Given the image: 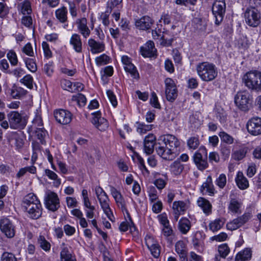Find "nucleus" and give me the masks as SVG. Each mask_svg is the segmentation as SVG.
<instances>
[{
    "label": "nucleus",
    "mask_w": 261,
    "mask_h": 261,
    "mask_svg": "<svg viewBox=\"0 0 261 261\" xmlns=\"http://www.w3.org/2000/svg\"><path fill=\"white\" fill-rule=\"evenodd\" d=\"M156 137L153 134H149L144 139V152L149 155L153 152L154 145L157 154L163 159L173 160L177 155V148L180 143L174 135L166 134L161 136L156 143Z\"/></svg>",
    "instance_id": "f257e3e1"
},
{
    "label": "nucleus",
    "mask_w": 261,
    "mask_h": 261,
    "mask_svg": "<svg viewBox=\"0 0 261 261\" xmlns=\"http://www.w3.org/2000/svg\"><path fill=\"white\" fill-rule=\"evenodd\" d=\"M197 74L202 81L209 82L214 80L218 75V69L213 63L203 62L196 66Z\"/></svg>",
    "instance_id": "f03ea898"
},
{
    "label": "nucleus",
    "mask_w": 261,
    "mask_h": 261,
    "mask_svg": "<svg viewBox=\"0 0 261 261\" xmlns=\"http://www.w3.org/2000/svg\"><path fill=\"white\" fill-rule=\"evenodd\" d=\"M243 82L249 89L261 92V72L257 70L247 72L243 77Z\"/></svg>",
    "instance_id": "7ed1b4c3"
},
{
    "label": "nucleus",
    "mask_w": 261,
    "mask_h": 261,
    "mask_svg": "<svg viewBox=\"0 0 261 261\" xmlns=\"http://www.w3.org/2000/svg\"><path fill=\"white\" fill-rule=\"evenodd\" d=\"M252 97L247 90L238 91L234 96V103L241 111H247L251 104Z\"/></svg>",
    "instance_id": "20e7f679"
},
{
    "label": "nucleus",
    "mask_w": 261,
    "mask_h": 261,
    "mask_svg": "<svg viewBox=\"0 0 261 261\" xmlns=\"http://www.w3.org/2000/svg\"><path fill=\"white\" fill-rule=\"evenodd\" d=\"M192 159L198 170L203 171L208 167L207 152L204 146H200L198 150L194 153Z\"/></svg>",
    "instance_id": "39448f33"
},
{
    "label": "nucleus",
    "mask_w": 261,
    "mask_h": 261,
    "mask_svg": "<svg viewBox=\"0 0 261 261\" xmlns=\"http://www.w3.org/2000/svg\"><path fill=\"white\" fill-rule=\"evenodd\" d=\"M7 117L12 129H23L26 126L27 121L17 111H12L7 115Z\"/></svg>",
    "instance_id": "423d86ee"
},
{
    "label": "nucleus",
    "mask_w": 261,
    "mask_h": 261,
    "mask_svg": "<svg viewBox=\"0 0 261 261\" xmlns=\"http://www.w3.org/2000/svg\"><path fill=\"white\" fill-rule=\"evenodd\" d=\"M226 11L225 0H215L212 6V13L215 18V24L219 25L222 21Z\"/></svg>",
    "instance_id": "0eeeda50"
},
{
    "label": "nucleus",
    "mask_w": 261,
    "mask_h": 261,
    "mask_svg": "<svg viewBox=\"0 0 261 261\" xmlns=\"http://www.w3.org/2000/svg\"><path fill=\"white\" fill-rule=\"evenodd\" d=\"M96 194L101 208L108 218L112 221L111 217L113 214L109 205V199L108 195L101 188L96 189Z\"/></svg>",
    "instance_id": "6e6552de"
},
{
    "label": "nucleus",
    "mask_w": 261,
    "mask_h": 261,
    "mask_svg": "<svg viewBox=\"0 0 261 261\" xmlns=\"http://www.w3.org/2000/svg\"><path fill=\"white\" fill-rule=\"evenodd\" d=\"M44 204L48 210L52 212L57 211L60 206L57 194L49 190L46 191L44 196Z\"/></svg>",
    "instance_id": "1a4fd4ad"
},
{
    "label": "nucleus",
    "mask_w": 261,
    "mask_h": 261,
    "mask_svg": "<svg viewBox=\"0 0 261 261\" xmlns=\"http://www.w3.org/2000/svg\"><path fill=\"white\" fill-rule=\"evenodd\" d=\"M165 94L168 101L173 102L177 97V89L175 82L171 78L165 79Z\"/></svg>",
    "instance_id": "9d476101"
},
{
    "label": "nucleus",
    "mask_w": 261,
    "mask_h": 261,
    "mask_svg": "<svg viewBox=\"0 0 261 261\" xmlns=\"http://www.w3.org/2000/svg\"><path fill=\"white\" fill-rule=\"evenodd\" d=\"M251 217L250 213H245L243 215L227 223L226 227L227 229L231 231L236 230L247 223L251 219Z\"/></svg>",
    "instance_id": "9b49d317"
},
{
    "label": "nucleus",
    "mask_w": 261,
    "mask_h": 261,
    "mask_svg": "<svg viewBox=\"0 0 261 261\" xmlns=\"http://www.w3.org/2000/svg\"><path fill=\"white\" fill-rule=\"evenodd\" d=\"M244 17L246 23L250 27H256L260 23V15L256 9H247Z\"/></svg>",
    "instance_id": "f8f14e48"
},
{
    "label": "nucleus",
    "mask_w": 261,
    "mask_h": 261,
    "mask_svg": "<svg viewBox=\"0 0 261 261\" xmlns=\"http://www.w3.org/2000/svg\"><path fill=\"white\" fill-rule=\"evenodd\" d=\"M249 133L253 136L261 134V118L256 117L250 119L246 124Z\"/></svg>",
    "instance_id": "ddd939ff"
},
{
    "label": "nucleus",
    "mask_w": 261,
    "mask_h": 261,
    "mask_svg": "<svg viewBox=\"0 0 261 261\" xmlns=\"http://www.w3.org/2000/svg\"><path fill=\"white\" fill-rule=\"evenodd\" d=\"M54 114L56 121L63 125L69 124L72 118L70 112L64 109L56 110Z\"/></svg>",
    "instance_id": "4468645a"
},
{
    "label": "nucleus",
    "mask_w": 261,
    "mask_h": 261,
    "mask_svg": "<svg viewBox=\"0 0 261 261\" xmlns=\"http://www.w3.org/2000/svg\"><path fill=\"white\" fill-rule=\"evenodd\" d=\"M0 228L8 238H13L15 235V229L12 222L7 218L0 220Z\"/></svg>",
    "instance_id": "2eb2a0df"
},
{
    "label": "nucleus",
    "mask_w": 261,
    "mask_h": 261,
    "mask_svg": "<svg viewBox=\"0 0 261 261\" xmlns=\"http://www.w3.org/2000/svg\"><path fill=\"white\" fill-rule=\"evenodd\" d=\"M154 23V20L148 16H144L140 19H136L135 26L141 30L146 31L151 29Z\"/></svg>",
    "instance_id": "dca6fc26"
},
{
    "label": "nucleus",
    "mask_w": 261,
    "mask_h": 261,
    "mask_svg": "<svg viewBox=\"0 0 261 261\" xmlns=\"http://www.w3.org/2000/svg\"><path fill=\"white\" fill-rule=\"evenodd\" d=\"M93 117L92 123L99 130L102 131L108 127V123L106 119L101 117V112L97 111L92 113Z\"/></svg>",
    "instance_id": "f3484780"
},
{
    "label": "nucleus",
    "mask_w": 261,
    "mask_h": 261,
    "mask_svg": "<svg viewBox=\"0 0 261 261\" xmlns=\"http://www.w3.org/2000/svg\"><path fill=\"white\" fill-rule=\"evenodd\" d=\"M24 208L28 213V217L32 219H37L41 216L42 208L40 202L32 204Z\"/></svg>",
    "instance_id": "a211bd4d"
},
{
    "label": "nucleus",
    "mask_w": 261,
    "mask_h": 261,
    "mask_svg": "<svg viewBox=\"0 0 261 261\" xmlns=\"http://www.w3.org/2000/svg\"><path fill=\"white\" fill-rule=\"evenodd\" d=\"M141 55L144 57H153L156 52L154 44L152 41H147L144 46L140 48Z\"/></svg>",
    "instance_id": "6ab92c4d"
},
{
    "label": "nucleus",
    "mask_w": 261,
    "mask_h": 261,
    "mask_svg": "<svg viewBox=\"0 0 261 261\" xmlns=\"http://www.w3.org/2000/svg\"><path fill=\"white\" fill-rule=\"evenodd\" d=\"M77 29L85 38H88L90 35V30L87 26V20L86 18L77 19L76 20Z\"/></svg>",
    "instance_id": "aec40b11"
},
{
    "label": "nucleus",
    "mask_w": 261,
    "mask_h": 261,
    "mask_svg": "<svg viewBox=\"0 0 261 261\" xmlns=\"http://www.w3.org/2000/svg\"><path fill=\"white\" fill-rule=\"evenodd\" d=\"M173 210L174 212V219L177 221L179 216L184 214L188 208L186 203L182 201H174L173 204Z\"/></svg>",
    "instance_id": "412c9836"
},
{
    "label": "nucleus",
    "mask_w": 261,
    "mask_h": 261,
    "mask_svg": "<svg viewBox=\"0 0 261 261\" xmlns=\"http://www.w3.org/2000/svg\"><path fill=\"white\" fill-rule=\"evenodd\" d=\"M69 43L76 53H81L83 50V43L81 36L76 33L73 34L69 40Z\"/></svg>",
    "instance_id": "4be33fe9"
},
{
    "label": "nucleus",
    "mask_w": 261,
    "mask_h": 261,
    "mask_svg": "<svg viewBox=\"0 0 261 261\" xmlns=\"http://www.w3.org/2000/svg\"><path fill=\"white\" fill-rule=\"evenodd\" d=\"M175 251L178 254L180 261H188L187 249L183 241H178L175 245Z\"/></svg>",
    "instance_id": "5701e85b"
},
{
    "label": "nucleus",
    "mask_w": 261,
    "mask_h": 261,
    "mask_svg": "<svg viewBox=\"0 0 261 261\" xmlns=\"http://www.w3.org/2000/svg\"><path fill=\"white\" fill-rule=\"evenodd\" d=\"M146 243L151 254L155 258H158L160 254V246L159 244L156 243L153 238L150 237L146 239Z\"/></svg>",
    "instance_id": "b1692460"
},
{
    "label": "nucleus",
    "mask_w": 261,
    "mask_h": 261,
    "mask_svg": "<svg viewBox=\"0 0 261 261\" xmlns=\"http://www.w3.org/2000/svg\"><path fill=\"white\" fill-rule=\"evenodd\" d=\"M234 192L231 191L230 194V202L228 205V210L233 213H240V208L242 206V202L238 199L235 198Z\"/></svg>",
    "instance_id": "393cba45"
},
{
    "label": "nucleus",
    "mask_w": 261,
    "mask_h": 261,
    "mask_svg": "<svg viewBox=\"0 0 261 261\" xmlns=\"http://www.w3.org/2000/svg\"><path fill=\"white\" fill-rule=\"evenodd\" d=\"M75 258V255L70 252L69 248L65 245V243H62L60 252L61 261H74Z\"/></svg>",
    "instance_id": "a878e982"
},
{
    "label": "nucleus",
    "mask_w": 261,
    "mask_h": 261,
    "mask_svg": "<svg viewBox=\"0 0 261 261\" xmlns=\"http://www.w3.org/2000/svg\"><path fill=\"white\" fill-rule=\"evenodd\" d=\"M88 43L92 54H98L105 50V44L103 42H97L91 38L88 40Z\"/></svg>",
    "instance_id": "bb28decb"
},
{
    "label": "nucleus",
    "mask_w": 261,
    "mask_h": 261,
    "mask_svg": "<svg viewBox=\"0 0 261 261\" xmlns=\"http://www.w3.org/2000/svg\"><path fill=\"white\" fill-rule=\"evenodd\" d=\"M235 181L238 188L241 190H245L249 187V181L242 172L239 171L235 178Z\"/></svg>",
    "instance_id": "cd10ccee"
},
{
    "label": "nucleus",
    "mask_w": 261,
    "mask_h": 261,
    "mask_svg": "<svg viewBox=\"0 0 261 261\" xmlns=\"http://www.w3.org/2000/svg\"><path fill=\"white\" fill-rule=\"evenodd\" d=\"M191 227V223L188 218L182 217L179 220L178 224V228L182 234H187L190 230Z\"/></svg>",
    "instance_id": "c85d7f7f"
},
{
    "label": "nucleus",
    "mask_w": 261,
    "mask_h": 261,
    "mask_svg": "<svg viewBox=\"0 0 261 261\" xmlns=\"http://www.w3.org/2000/svg\"><path fill=\"white\" fill-rule=\"evenodd\" d=\"M170 171L175 175H180L185 169V165L180 163L179 160H176L170 166Z\"/></svg>",
    "instance_id": "c756f323"
},
{
    "label": "nucleus",
    "mask_w": 261,
    "mask_h": 261,
    "mask_svg": "<svg viewBox=\"0 0 261 261\" xmlns=\"http://www.w3.org/2000/svg\"><path fill=\"white\" fill-rule=\"evenodd\" d=\"M197 203L205 214L208 215L211 213L212 205L207 200L203 197H199L197 200Z\"/></svg>",
    "instance_id": "7c9ffc66"
},
{
    "label": "nucleus",
    "mask_w": 261,
    "mask_h": 261,
    "mask_svg": "<svg viewBox=\"0 0 261 261\" xmlns=\"http://www.w3.org/2000/svg\"><path fill=\"white\" fill-rule=\"evenodd\" d=\"M39 202H40L39 200L33 193H31L27 195L23 200V207L24 208Z\"/></svg>",
    "instance_id": "2f4dec72"
},
{
    "label": "nucleus",
    "mask_w": 261,
    "mask_h": 261,
    "mask_svg": "<svg viewBox=\"0 0 261 261\" xmlns=\"http://www.w3.org/2000/svg\"><path fill=\"white\" fill-rule=\"evenodd\" d=\"M252 256V251L249 248H246L240 251L235 257L236 261H246L250 260Z\"/></svg>",
    "instance_id": "473e14b6"
},
{
    "label": "nucleus",
    "mask_w": 261,
    "mask_h": 261,
    "mask_svg": "<svg viewBox=\"0 0 261 261\" xmlns=\"http://www.w3.org/2000/svg\"><path fill=\"white\" fill-rule=\"evenodd\" d=\"M67 9L65 7L56 10L55 12L56 18L62 23H65L67 21Z\"/></svg>",
    "instance_id": "72a5a7b5"
},
{
    "label": "nucleus",
    "mask_w": 261,
    "mask_h": 261,
    "mask_svg": "<svg viewBox=\"0 0 261 261\" xmlns=\"http://www.w3.org/2000/svg\"><path fill=\"white\" fill-rule=\"evenodd\" d=\"M201 190H205L209 195L213 196L215 193V189L212 182L211 176H208L205 182L201 186Z\"/></svg>",
    "instance_id": "f704fd0d"
},
{
    "label": "nucleus",
    "mask_w": 261,
    "mask_h": 261,
    "mask_svg": "<svg viewBox=\"0 0 261 261\" xmlns=\"http://www.w3.org/2000/svg\"><path fill=\"white\" fill-rule=\"evenodd\" d=\"M161 32L160 30L158 31H157L156 29L153 30L152 31V35L153 38L154 39H158L161 37V39L162 40V42H161V44L167 46H170L172 43L173 39H170L168 40L165 39L164 36H161Z\"/></svg>",
    "instance_id": "c9c22d12"
},
{
    "label": "nucleus",
    "mask_w": 261,
    "mask_h": 261,
    "mask_svg": "<svg viewBox=\"0 0 261 261\" xmlns=\"http://www.w3.org/2000/svg\"><path fill=\"white\" fill-rule=\"evenodd\" d=\"M224 223L225 221L223 219H216L210 223L208 225L209 228L213 232L217 231L222 227L224 224Z\"/></svg>",
    "instance_id": "e433bc0d"
},
{
    "label": "nucleus",
    "mask_w": 261,
    "mask_h": 261,
    "mask_svg": "<svg viewBox=\"0 0 261 261\" xmlns=\"http://www.w3.org/2000/svg\"><path fill=\"white\" fill-rule=\"evenodd\" d=\"M18 11L23 15H29L32 13L31 4L28 1H25L18 5Z\"/></svg>",
    "instance_id": "4c0bfd02"
},
{
    "label": "nucleus",
    "mask_w": 261,
    "mask_h": 261,
    "mask_svg": "<svg viewBox=\"0 0 261 261\" xmlns=\"http://www.w3.org/2000/svg\"><path fill=\"white\" fill-rule=\"evenodd\" d=\"M218 135L220 138L221 141L224 143L231 145L234 142V138L224 130L220 132Z\"/></svg>",
    "instance_id": "58836bf2"
},
{
    "label": "nucleus",
    "mask_w": 261,
    "mask_h": 261,
    "mask_svg": "<svg viewBox=\"0 0 261 261\" xmlns=\"http://www.w3.org/2000/svg\"><path fill=\"white\" fill-rule=\"evenodd\" d=\"M27 93V91L20 87H14L11 90V95L14 98H20Z\"/></svg>",
    "instance_id": "ea45409f"
},
{
    "label": "nucleus",
    "mask_w": 261,
    "mask_h": 261,
    "mask_svg": "<svg viewBox=\"0 0 261 261\" xmlns=\"http://www.w3.org/2000/svg\"><path fill=\"white\" fill-rule=\"evenodd\" d=\"M204 239V235L199 231H197L192 239V244L195 248L199 247L203 240Z\"/></svg>",
    "instance_id": "a19ab883"
},
{
    "label": "nucleus",
    "mask_w": 261,
    "mask_h": 261,
    "mask_svg": "<svg viewBox=\"0 0 261 261\" xmlns=\"http://www.w3.org/2000/svg\"><path fill=\"white\" fill-rule=\"evenodd\" d=\"M23 61L25 63L27 68L32 72H35L37 70L36 63L34 59L24 57Z\"/></svg>",
    "instance_id": "79ce46f5"
},
{
    "label": "nucleus",
    "mask_w": 261,
    "mask_h": 261,
    "mask_svg": "<svg viewBox=\"0 0 261 261\" xmlns=\"http://www.w3.org/2000/svg\"><path fill=\"white\" fill-rule=\"evenodd\" d=\"M46 175L50 179L55 180L54 182V185L58 187L61 184V179L58 178L57 174L54 171L49 170L46 169L45 170Z\"/></svg>",
    "instance_id": "37998d69"
},
{
    "label": "nucleus",
    "mask_w": 261,
    "mask_h": 261,
    "mask_svg": "<svg viewBox=\"0 0 261 261\" xmlns=\"http://www.w3.org/2000/svg\"><path fill=\"white\" fill-rule=\"evenodd\" d=\"M38 243L40 247L45 251H49L51 248V245L48 242L44 236H40L38 239Z\"/></svg>",
    "instance_id": "c03bdc74"
},
{
    "label": "nucleus",
    "mask_w": 261,
    "mask_h": 261,
    "mask_svg": "<svg viewBox=\"0 0 261 261\" xmlns=\"http://www.w3.org/2000/svg\"><path fill=\"white\" fill-rule=\"evenodd\" d=\"M200 144L198 137H191L187 140V146L190 149L195 150L198 148Z\"/></svg>",
    "instance_id": "a18cd8bd"
},
{
    "label": "nucleus",
    "mask_w": 261,
    "mask_h": 261,
    "mask_svg": "<svg viewBox=\"0 0 261 261\" xmlns=\"http://www.w3.org/2000/svg\"><path fill=\"white\" fill-rule=\"evenodd\" d=\"M36 135L40 140V143L42 144H45V138L47 136V133L43 127L37 128L35 132Z\"/></svg>",
    "instance_id": "49530a36"
},
{
    "label": "nucleus",
    "mask_w": 261,
    "mask_h": 261,
    "mask_svg": "<svg viewBox=\"0 0 261 261\" xmlns=\"http://www.w3.org/2000/svg\"><path fill=\"white\" fill-rule=\"evenodd\" d=\"M71 99L72 101H76L78 105L80 107L85 106L87 102L85 96L82 93H78L76 95H73Z\"/></svg>",
    "instance_id": "de8ad7c7"
},
{
    "label": "nucleus",
    "mask_w": 261,
    "mask_h": 261,
    "mask_svg": "<svg viewBox=\"0 0 261 261\" xmlns=\"http://www.w3.org/2000/svg\"><path fill=\"white\" fill-rule=\"evenodd\" d=\"M20 83L25 85L29 89L33 88V78L30 74H27L19 81Z\"/></svg>",
    "instance_id": "09e8293b"
},
{
    "label": "nucleus",
    "mask_w": 261,
    "mask_h": 261,
    "mask_svg": "<svg viewBox=\"0 0 261 261\" xmlns=\"http://www.w3.org/2000/svg\"><path fill=\"white\" fill-rule=\"evenodd\" d=\"M16 149L18 150L21 149L24 145V137L22 134H15L14 135Z\"/></svg>",
    "instance_id": "8fccbe9b"
},
{
    "label": "nucleus",
    "mask_w": 261,
    "mask_h": 261,
    "mask_svg": "<svg viewBox=\"0 0 261 261\" xmlns=\"http://www.w3.org/2000/svg\"><path fill=\"white\" fill-rule=\"evenodd\" d=\"M118 206L121 208L123 212H125L129 215L128 212L126 207V203L122 195L114 199Z\"/></svg>",
    "instance_id": "3c124183"
},
{
    "label": "nucleus",
    "mask_w": 261,
    "mask_h": 261,
    "mask_svg": "<svg viewBox=\"0 0 261 261\" xmlns=\"http://www.w3.org/2000/svg\"><path fill=\"white\" fill-rule=\"evenodd\" d=\"M137 131L138 133L141 135L146 133L147 131H149L152 129V125L145 124L144 123L137 122Z\"/></svg>",
    "instance_id": "603ef678"
},
{
    "label": "nucleus",
    "mask_w": 261,
    "mask_h": 261,
    "mask_svg": "<svg viewBox=\"0 0 261 261\" xmlns=\"http://www.w3.org/2000/svg\"><path fill=\"white\" fill-rule=\"evenodd\" d=\"M125 70L129 73L135 79L139 77V73H138L136 67L132 63L124 66Z\"/></svg>",
    "instance_id": "864d4df0"
},
{
    "label": "nucleus",
    "mask_w": 261,
    "mask_h": 261,
    "mask_svg": "<svg viewBox=\"0 0 261 261\" xmlns=\"http://www.w3.org/2000/svg\"><path fill=\"white\" fill-rule=\"evenodd\" d=\"M226 181L227 179L225 174L222 173L216 179L215 184L220 189H223L226 185Z\"/></svg>",
    "instance_id": "5fc2aeb1"
},
{
    "label": "nucleus",
    "mask_w": 261,
    "mask_h": 261,
    "mask_svg": "<svg viewBox=\"0 0 261 261\" xmlns=\"http://www.w3.org/2000/svg\"><path fill=\"white\" fill-rule=\"evenodd\" d=\"M230 251L227 244H223L219 246L218 252L221 257L225 258Z\"/></svg>",
    "instance_id": "6e6d98bb"
},
{
    "label": "nucleus",
    "mask_w": 261,
    "mask_h": 261,
    "mask_svg": "<svg viewBox=\"0 0 261 261\" xmlns=\"http://www.w3.org/2000/svg\"><path fill=\"white\" fill-rule=\"evenodd\" d=\"M7 57L9 60L11 65L16 66L18 63V59L16 53L11 50L7 54Z\"/></svg>",
    "instance_id": "4d7b16f0"
},
{
    "label": "nucleus",
    "mask_w": 261,
    "mask_h": 261,
    "mask_svg": "<svg viewBox=\"0 0 261 261\" xmlns=\"http://www.w3.org/2000/svg\"><path fill=\"white\" fill-rule=\"evenodd\" d=\"M110 58L105 54H102L95 59V62L98 66H102L109 62Z\"/></svg>",
    "instance_id": "13d9d810"
},
{
    "label": "nucleus",
    "mask_w": 261,
    "mask_h": 261,
    "mask_svg": "<svg viewBox=\"0 0 261 261\" xmlns=\"http://www.w3.org/2000/svg\"><path fill=\"white\" fill-rule=\"evenodd\" d=\"M148 196L151 202H154L158 198L157 191L153 186H150L148 188Z\"/></svg>",
    "instance_id": "bf43d9fd"
},
{
    "label": "nucleus",
    "mask_w": 261,
    "mask_h": 261,
    "mask_svg": "<svg viewBox=\"0 0 261 261\" xmlns=\"http://www.w3.org/2000/svg\"><path fill=\"white\" fill-rule=\"evenodd\" d=\"M246 153V151L245 149H241L239 150L234 151L232 154L233 158L236 161H240L243 159Z\"/></svg>",
    "instance_id": "052dcab7"
},
{
    "label": "nucleus",
    "mask_w": 261,
    "mask_h": 261,
    "mask_svg": "<svg viewBox=\"0 0 261 261\" xmlns=\"http://www.w3.org/2000/svg\"><path fill=\"white\" fill-rule=\"evenodd\" d=\"M150 103L152 107L156 109H161V106L158 101V98L154 92L151 93V98L150 99Z\"/></svg>",
    "instance_id": "680f3d73"
},
{
    "label": "nucleus",
    "mask_w": 261,
    "mask_h": 261,
    "mask_svg": "<svg viewBox=\"0 0 261 261\" xmlns=\"http://www.w3.org/2000/svg\"><path fill=\"white\" fill-rule=\"evenodd\" d=\"M22 51L26 55L30 57L34 56V51L33 50V47L30 43H27L22 48Z\"/></svg>",
    "instance_id": "e2e57ef3"
},
{
    "label": "nucleus",
    "mask_w": 261,
    "mask_h": 261,
    "mask_svg": "<svg viewBox=\"0 0 261 261\" xmlns=\"http://www.w3.org/2000/svg\"><path fill=\"white\" fill-rule=\"evenodd\" d=\"M73 83L69 80H63L61 81V87L62 88L69 92L73 93L72 89Z\"/></svg>",
    "instance_id": "0e129e2a"
},
{
    "label": "nucleus",
    "mask_w": 261,
    "mask_h": 261,
    "mask_svg": "<svg viewBox=\"0 0 261 261\" xmlns=\"http://www.w3.org/2000/svg\"><path fill=\"white\" fill-rule=\"evenodd\" d=\"M2 261H17L15 255L9 252H5L3 253L1 256Z\"/></svg>",
    "instance_id": "69168bd1"
},
{
    "label": "nucleus",
    "mask_w": 261,
    "mask_h": 261,
    "mask_svg": "<svg viewBox=\"0 0 261 261\" xmlns=\"http://www.w3.org/2000/svg\"><path fill=\"white\" fill-rule=\"evenodd\" d=\"M9 12V9L6 4L0 3V17H5Z\"/></svg>",
    "instance_id": "338daca9"
},
{
    "label": "nucleus",
    "mask_w": 261,
    "mask_h": 261,
    "mask_svg": "<svg viewBox=\"0 0 261 261\" xmlns=\"http://www.w3.org/2000/svg\"><path fill=\"white\" fill-rule=\"evenodd\" d=\"M9 63L6 59H2L0 61V70L7 73H10L11 71L9 70Z\"/></svg>",
    "instance_id": "774afa93"
}]
</instances>
